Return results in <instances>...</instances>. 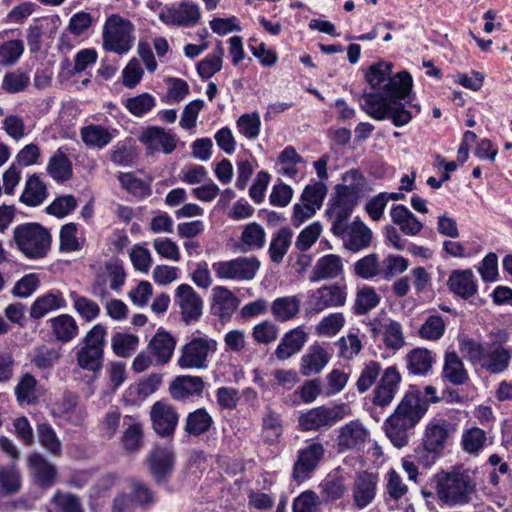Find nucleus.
I'll return each instance as SVG.
<instances>
[{
    "label": "nucleus",
    "instance_id": "35",
    "mask_svg": "<svg viewBox=\"0 0 512 512\" xmlns=\"http://www.w3.org/2000/svg\"><path fill=\"white\" fill-rule=\"evenodd\" d=\"M213 423L212 416L205 408H197L186 416L184 432L189 436L199 437L209 432Z\"/></svg>",
    "mask_w": 512,
    "mask_h": 512
},
{
    "label": "nucleus",
    "instance_id": "1",
    "mask_svg": "<svg viewBox=\"0 0 512 512\" xmlns=\"http://www.w3.org/2000/svg\"><path fill=\"white\" fill-rule=\"evenodd\" d=\"M371 91L362 95L363 110L376 120L390 119L396 127L408 124L412 114L401 100H405L413 86L410 73L401 71L392 75V64L379 62L365 73Z\"/></svg>",
    "mask_w": 512,
    "mask_h": 512
},
{
    "label": "nucleus",
    "instance_id": "21",
    "mask_svg": "<svg viewBox=\"0 0 512 512\" xmlns=\"http://www.w3.org/2000/svg\"><path fill=\"white\" fill-rule=\"evenodd\" d=\"M239 305V299L228 288L216 286L212 290L211 313L221 321L229 320Z\"/></svg>",
    "mask_w": 512,
    "mask_h": 512
},
{
    "label": "nucleus",
    "instance_id": "8",
    "mask_svg": "<svg viewBox=\"0 0 512 512\" xmlns=\"http://www.w3.org/2000/svg\"><path fill=\"white\" fill-rule=\"evenodd\" d=\"M133 24L119 15L113 14L107 18L103 26V47L105 50L125 54L133 46Z\"/></svg>",
    "mask_w": 512,
    "mask_h": 512
},
{
    "label": "nucleus",
    "instance_id": "51",
    "mask_svg": "<svg viewBox=\"0 0 512 512\" xmlns=\"http://www.w3.org/2000/svg\"><path fill=\"white\" fill-rule=\"evenodd\" d=\"M36 430L40 444L52 455L60 456L62 452L61 442L53 427L49 423H40Z\"/></svg>",
    "mask_w": 512,
    "mask_h": 512
},
{
    "label": "nucleus",
    "instance_id": "32",
    "mask_svg": "<svg viewBox=\"0 0 512 512\" xmlns=\"http://www.w3.org/2000/svg\"><path fill=\"white\" fill-rule=\"evenodd\" d=\"M301 301L297 295L278 297L271 303V314L277 322L294 319L300 311Z\"/></svg>",
    "mask_w": 512,
    "mask_h": 512
},
{
    "label": "nucleus",
    "instance_id": "42",
    "mask_svg": "<svg viewBox=\"0 0 512 512\" xmlns=\"http://www.w3.org/2000/svg\"><path fill=\"white\" fill-rule=\"evenodd\" d=\"M242 252L262 249L266 242V232L263 226L256 222L246 225L240 237Z\"/></svg>",
    "mask_w": 512,
    "mask_h": 512
},
{
    "label": "nucleus",
    "instance_id": "16",
    "mask_svg": "<svg viewBox=\"0 0 512 512\" xmlns=\"http://www.w3.org/2000/svg\"><path fill=\"white\" fill-rule=\"evenodd\" d=\"M152 428L161 437H170L174 434L179 421V414L175 407L165 401H156L150 410Z\"/></svg>",
    "mask_w": 512,
    "mask_h": 512
},
{
    "label": "nucleus",
    "instance_id": "18",
    "mask_svg": "<svg viewBox=\"0 0 512 512\" xmlns=\"http://www.w3.org/2000/svg\"><path fill=\"white\" fill-rule=\"evenodd\" d=\"M400 382L401 375L396 367L390 366L385 369L374 390L373 403L379 407L389 406L398 391Z\"/></svg>",
    "mask_w": 512,
    "mask_h": 512
},
{
    "label": "nucleus",
    "instance_id": "47",
    "mask_svg": "<svg viewBox=\"0 0 512 512\" xmlns=\"http://www.w3.org/2000/svg\"><path fill=\"white\" fill-rule=\"evenodd\" d=\"M55 512H84L81 498L71 492L56 490L51 498Z\"/></svg>",
    "mask_w": 512,
    "mask_h": 512
},
{
    "label": "nucleus",
    "instance_id": "11",
    "mask_svg": "<svg viewBox=\"0 0 512 512\" xmlns=\"http://www.w3.org/2000/svg\"><path fill=\"white\" fill-rule=\"evenodd\" d=\"M146 462L155 483H167L174 471L175 452L168 446H155L147 454Z\"/></svg>",
    "mask_w": 512,
    "mask_h": 512
},
{
    "label": "nucleus",
    "instance_id": "26",
    "mask_svg": "<svg viewBox=\"0 0 512 512\" xmlns=\"http://www.w3.org/2000/svg\"><path fill=\"white\" fill-rule=\"evenodd\" d=\"M29 466L34 471L35 483L42 489L51 488L56 482L57 469L42 454L30 455Z\"/></svg>",
    "mask_w": 512,
    "mask_h": 512
},
{
    "label": "nucleus",
    "instance_id": "22",
    "mask_svg": "<svg viewBox=\"0 0 512 512\" xmlns=\"http://www.w3.org/2000/svg\"><path fill=\"white\" fill-rule=\"evenodd\" d=\"M308 340L307 333L301 326L286 332L275 349L274 355L284 361L299 353Z\"/></svg>",
    "mask_w": 512,
    "mask_h": 512
},
{
    "label": "nucleus",
    "instance_id": "59",
    "mask_svg": "<svg viewBox=\"0 0 512 512\" xmlns=\"http://www.w3.org/2000/svg\"><path fill=\"white\" fill-rule=\"evenodd\" d=\"M326 194V185L319 181L312 185H307L301 194L300 200L318 210L321 208Z\"/></svg>",
    "mask_w": 512,
    "mask_h": 512
},
{
    "label": "nucleus",
    "instance_id": "28",
    "mask_svg": "<svg viewBox=\"0 0 512 512\" xmlns=\"http://www.w3.org/2000/svg\"><path fill=\"white\" fill-rule=\"evenodd\" d=\"M330 356L319 344L311 345L302 356L300 372L303 376L319 374L328 364Z\"/></svg>",
    "mask_w": 512,
    "mask_h": 512
},
{
    "label": "nucleus",
    "instance_id": "61",
    "mask_svg": "<svg viewBox=\"0 0 512 512\" xmlns=\"http://www.w3.org/2000/svg\"><path fill=\"white\" fill-rule=\"evenodd\" d=\"M30 83V77L28 74L16 70L7 73L2 81V88L10 93L15 94L24 91Z\"/></svg>",
    "mask_w": 512,
    "mask_h": 512
},
{
    "label": "nucleus",
    "instance_id": "40",
    "mask_svg": "<svg viewBox=\"0 0 512 512\" xmlns=\"http://www.w3.org/2000/svg\"><path fill=\"white\" fill-rule=\"evenodd\" d=\"M293 232L288 227H282L272 236L268 253L273 263L279 264L283 261L291 242Z\"/></svg>",
    "mask_w": 512,
    "mask_h": 512
},
{
    "label": "nucleus",
    "instance_id": "30",
    "mask_svg": "<svg viewBox=\"0 0 512 512\" xmlns=\"http://www.w3.org/2000/svg\"><path fill=\"white\" fill-rule=\"evenodd\" d=\"M342 270L341 258L335 254H328L317 260L309 279L311 282L334 279L342 273Z\"/></svg>",
    "mask_w": 512,
    "mask_h": 512
},
{
    "label": "nucleus",
    "instance_id": "41",
    "mask_svg": "<svg viewBox=\"0 0 512 512\" xmlns=\"http://www.w3.org/2000/svg\"><path fill=\"white\" fill-rule=\"evenodd\" d=\"M47 172L55 181L65 182L72 177V163L68 156L59 149L50 157Z\"/></svg>",
    "mask_w": 512,
    "mask_h": 512
},
{
    "label": "nucleus",
    "instance_id": "15",
    "mask_svg": "<svg viewBox=\"0 0 512 512\" xmlns=\"http://www.w3.org/2000/svg\"><path fill=\"white\" fill-rule=\"evenodd\" d=\"M345 296L337 285L322 286L308 294L305 315L312 316L322 312L329 307H336L344 304Z\"/></svg>",
    "mask_w": 512,
    "mask_h": 512
},
{
    "label": "nucleus",
    "instance_id": "63",
    "mask_svg": "<svg viewBox=\"0 0 512 512\" xmlns=\"http://www.w3.org/2000/svg\"><path fill=\"white\" fill-rule=\"evenodd\" d=\"M460 352L473 364L481 365L487 349L474 339H462L459 343Z\"/></svg>",
    "mask_w": 512,
    "mask_h": 512
},
{
    "label": "nucleus",
    "instance_id": "33",
    "mask_svg": "<svg viewBox=\"0 0 512 512\" xmlns=\"http://www.w3.org/2000/svg\"><path fill=\"white\" fill-rule=\"evenodd\" d=\"M59 24L60 18L58 15H54L51 18H45L43 20L35 19L27 28L26 34L27 45L30 53L36 54L40 51L44 30L50 26L51 28L56 29Z\"/></svg>",
    "mask_w": 512,
    "mask_h": 512
},
{
    "label": "nucleus",
    "instance_id": "10",
    "mask_svg": "<svg viewBox=\"0 0 512 512\" xmlns=\"http://www.w3.org/2000/svg\"><path fill=\"white\" fill-rule=\"evenodd\" d=\"M260 268L256 257H238L228 261L215 262L212 269L219 279L250 281Z\"/></svg>",
    "mask_w": 512,
    "mask_h": 512
},
{
    "label": "nucleus",
    "instance_id": "37",
    "mask_svg": "<svg viewBox=\"0 0 512 512\" xmlns=\"http://www.w3.org/2000/svg\"><path fill=\"white\" fill-rule=\"evenodd\" d=\"M319 496L323 503L333 502L343 497L346 492L344 478L338 473L328 474L319 484Z\"/></svg>",
    "mask_w": 512,
    "mask_h": 512
},
{
    "label": "nucleus",
    "instance_id": "57",
    "mask_svg": "<svg viewBox=\"0 0 512 512\" xmlns=\"http://www.w3.org/2000/svg\"><path fill=\"white\" fill-rule=\"evenodd\" d=\"M322 503L315 491L306 490L294 499L292 510L293 512H319Z\"/></svg>",
    "mask_w": 512,
    "mask_h": 512
},
{
    "label": "nucleus",
    "instance_id": "12",
    "mask_svg": "<svg viewBox=\"0 0 512 512\" xmlns=\"http://www.w3.org/2000/svg\"><path fill=\"white\" fill-rule=\"evenodd\" d=\"M325 449L319 442H312L298 451L297 460L293 465L292 479L298 484L310 479L324 457Z\"/></svg>",
    "mask_w": 512,
    "mask_h": 512
},
{
    "label": "nucleus",
    "instance_id": "4",
    "mask_svg": "<svg viewBox=\"0 0 512 512\" xmlns=\"http://www.w3.org/2000/svg\"><path fill=\"white\" fill-rule=\"evenodd\" d=\"M13 240L16 247L29 259L47 255L52 237L48 229L36 222L19 224L14 228Z\"/></svg>",
    "mask_w": 512,
    "mask_h": 512
},
{
    "label": "nucleus",
    "instance_id": "34",
    "mask_svg": "<svg viewBox=\"0 0 512 512\" xmlns=\"http://www.w3.org/2000/svg\"><path fill=\"white\" fill-rule=\"evenodd\" d=\"M47 196L46 184L37 174H33L26 180L24 191L19 200L26 206L37 207L46 200Z\"/></svg>",
    "mask_w": 512,
    "mask_h": 512
},
{
    "label": "nucleus",
    "instance_id": "64",
    "mask_svg": "<svg viewBox=\"0 0 512 512\" xmlns=\"http://www.w3.org/2000/svg\"><path fill=\"white\" fill-rule=\"evenodd\" d=\"M321 232V224L313 222L299 233L295 242L296 248L301 252L307 251L317 241Z\"/></svg>",
    "mask_w": 512,
    "mask_h": 512
},
{
    "label": "nucleus",
    "instance_id": "14",
    "mask_svg": "<svg viewBox=\"0 0 512 512\" xmlns=\"http://www.w3.org/2000/svg\"><path fill=\"white\" fill-rule=\"evenodd\" d=\"M345 414L346 411L342 406L332 408L319 406L302 414L299 417V426L303 431H312L331 427L336 422L343 419Z\"/></svg>",
    "mask_w": 512,
    "mask_h": 512
},
{
    "label": "nucleus",
    "instance_id": "45",
    "mask_svg": "<svg viewBox=\"0 0 512 512\" xmlns=\"http://www.w3.org/2000/svg\"><path fill=\"white\" fill-rule=\"evenodd\" d=\"M408 370L414 375H425L431 368L433 357L427 349L417 348L407 355Z\"/></svg>",
    "mask_w": 512,
    "mask_h": 512
},
{
    "label": "nucleus",
    "instance_id": "27",
    "mask_svg": "<svg viewBox=\"0 0 512 512\" xmlns=\"http://www.w3.org/2000/svg\"><path fill=\"white\" fill-rule=\"evenodd\" d=\"M447 285L451 292L463 299H469L474 296L478 290L477 281L470 269L452 271Z\"/></svg>",
    "mask_w": 512,
    "mask_h": 512
},
{
    "label": "nucleus",
    "instance_id": "13",
    "mask_svg": "<svg viewBox=\"0 0 512 512\" xmlns=\"http://www.w3.org/2000/svg\"><path fill=\"white\" fill-rule=\"evenodd\" d=\"M201 18L197 3L181 2L178 6H165L159 13V19L166 25L177 27H194Z\"/></svg>",
    "mask_w": 512,
    "mask_h": 512
},
{
    "label": "nucleus",
    "instance_id": "29",
    "mask_svg": "<svg viewBox=\"0 0 512 512\" xmlns=\"http://www.w3.org/2000/svg\"><path fill=\"white\" fill-rule=\"evenodd\" d=\"M125 430L121 436L123 449L129 454L138 453L144 445V427L131 416L124 417Z\"/></svg>",
    "mask_w": 512,
    "mask_h": 512
},
{
    "label": "nucleus",
    "instance_id": "43",
    "mask_svg": "<svg viewBox=\"0 0 512 512\" xmlns=\"http://www.w3.org/2000/svg\"><path fill=\"white\" fill-rule=\"evenodd\" d=\"M80 134L87 146L96 148L105 147L114 137L108 128L96 124L83 127Z\"/></svg>",
    "mask_w": 512,
    "mask_h": 512
},
{
    "label": "nucleus",
    "instance_id": "48",
    "mask_svg": "<svg viewBox=\"0 0 512 512\" xmlns=\"http://www.w3.org/2000/svg\"><path fill=\"white\" fill-rule=\"evenodd\" d=\"M139 345V338L133 334L117 332L112 336L111 348L115 355L122 358L130 357Z\"/></svg>",
    "mask_w": 512,
    "mask_h": 512
},
{
    "label": "nucleus",
    "instance_id": "19",
    "mask_svg": "<svg viewBox=\"0 0 512 512\" xmlns=\"http://www.w3.org/2000/svg\"><path fill=\"white\" fill-rule=\"evenodd\" d=\"M139 140L151 152L161 150L165 154L172 153L177 145L176 135L158 126L146 128L141 133Z\"/></svg>",
    "mask_w": 512,
    "mask_h": 512
},
{
    "label": "nucleus",
    "instance_id": "62",
    "mask_svg": "<svg viewBox=\"0 0 512 512\" xmlns=\"http://www.w3.org/2000/svg\"><path fill=\"white\" fill-rule=\"evenodd\" d=\"M239 132L248 139H255L260 133L261 120L258 113L241 115L237 120Z\"/></svg>",
    "mask_w": 512,
    "mask_h": 512
},
{
    "label": "nucleus",
    "instance_id": "5",
    "mask_svg": "<svg viewBox=\"0 0 512 512\" xmlns=\"http://www.w3.org/2000/svg\"><path fill=\"white\" fill-rule=\"evenodd\" d=\"M107 330L102 324L94 325L82 339V346L76 352L80 368L93 373L99 372L104 364V348Z\"/></svg>",
    "mask_w": 512,
    "mask_h": 512
},
{
    "label": "nucleus",
    "instance_id": "38",
    "mask_svg": "<svg viewBox=\"0 0 512 512\" xmlns=\"http://www.w3.org/2000/svg\"><path fill=\"white\" fill-rule=\"evenodd\" d=\"M52 334L61 343H68L78 334V325L69 314H61L50 319Z\"/></svg>",
    "mask_w": 512,
    "mask_h": 512
},
{
    "label": "nucleus",
    "instance_id": "55",
    "mask_svg": "<svg viewBox=\"0 0 512 512\" xmlns=\"http://www.w3.org/2000/svg\"><path fill=\"white\" fill-rule=\"evenodd\" d=\"M156 105V99L149 93H142L128 98L125 102L126 109L134 116L142 117L151 111Z\"/></svg>",
    "mask_w": 512,
    "mask_h": 512
},
{
    "label": "nucleus",
    "instance_id": "7",
    "mask_svg": "<svg viewBox=\"0 0 512 512\" xmlns=\"http://www.w3.org/2000/svg\"><path fill=\"white\" fill-rule=\"evenodd\" d=\"M450 424L446 420L431 422L425 427L421 446L415 450V457L423 467H430L444 450L449 436Z\"/></svg>",
    "mask_w": 512,
    "mask_h": 512
},
{
    "label": "nucleus",
    "instance_id": "49",
    "mask_svg": "<svg viewBox=\"0 0 512 512\" xmlns=\"http://www.w3.org/2000/svg\"><path fill=\"white\" fill-rule=\"evenodd\" d=\"M223 55L224 49L221 43H219L212 54L207 55L197 64V72L199 76L202 79L207 80L219 72L222 68Z\"/></svg>",
    "mask_w": 512,
    "mask_h": 512
},
{
    "label": "nucleus",
    "instance_id": "52",
    "mask_svg": "<svg viewBox=\"0 0 512 512\" xmlns=\"http://www.w3.org/2000/svg\"><path fill=\"white\" fill-rule=\"evenodd\" d=\"M70 297L73 301L74 309L86 322H92L99 316L100 307L93 300L84 296H79L75 292H72Z\"/></svg>",
    "mask_w": 512,
    "mask_h": 512
},
{
    "label": "nucleus",
    "instance_id": "44",
    "mask_svg": "<svg viewBox=\"0 0 512 512\" xmlns=\"http://www.w3.org/2000/svg\"><path fill=\"white\" fill-rule=\"evenodd\" d=\"M36 386V378L30 373H25L14 388L17 402L20 405H31L37 403L38 397L36 395Z\"/></svg>",
    "mask_w": 512,
    "mask_h": 512
},
{
    "label": "nucleus",
    "instance_id": "39",
    "mask_svg": "<svg viewBox=\"0 0 512 512\" xmlns=\"http://www.w3.org/2000/svg\"><path fill=\"white\" fill-rule=\"evenodd\" d=\"M65 306V300L60 292H49L36 298L30 308L33 319H41L51 311Z\"/></svg>",
    "mask_w": 512,
    "mask_h": 512
},
{
    "label": "nucleus",
    "instance_id": "36",
    "mask_svg": "<svg viewBox=\"0 0 512 512\" xmlns=\"http://www.w3.org/2000/svg\"><path fill=\"white\" fill-rule=\"evenodd\" d=\"M443 378L453 385H463L469 380V374L456 352H447L444 357Z\"/></svg>",
    "mask_w": 512,
    "mask_h": 512
},
{
    "label": "nucleus",
    "instance_id": "9",
    "mask_svg": "<svg viewBox=\"0 0 512 512\" xmlns=\"http://www.w3.org/2000/svg\"><path fill=\"white\" fill-rule=\"evenodd\" d=\"M217 349V342L207 337H194L180 349L177 361L182 369L207 368L208 356Z\"/></svg>",
    "mask_w": 512,
    "mask_h": 512
},
{
    "label": "nucleus",
    "instance_id": "50",
    "mask_svg": "<svg viewBox=\"0 0 512 512\" xmlns=\"http://www.w3.org/2000/svg\"><path fill=\"white\" fill-rule=\"evenodd\" d=\"M279 333L278 325L270 320H263L253 327L251 335L256 344L269 345L278 339Z\"/></svg>",
    "mask_w": 512,
    "mask_h": 512
},
{
    "label": "nucleus",
    "instance_id": "17",
    "mask_svg": "<svg viewBox=\"0 0 512 512\" xmlns=\"http://www.w3.org/2000/svg\"><path fill=\"white\" fill-rule=\"evenodd\" d=\"M175 301L180 306L182 320L186 324L196 322L202 316V299L190 285L181 284L177 287Z\"/></svg>",
    "mask_w": 512,
    "mask_h": 512
},
{
    "label": "nucleus",
    "instance_id": "46",
    "mask_svg": "<svg viewBox=\"0 0 512 512\" xmlns=\"http://www.w3.org/2000/svg\"><path fill=\"white\" fill-rule=\"evenodd\" d=\"M262 429L265 442L275 443L283 431L281 415L267 408L262 418Z\"/></svg>",
    "mask_w": 512,
    "mask_h": 512
},
{
    "label": "nucleus",
    "instance_id": "25",
    "mask_svg": "<svg viewBox=\"0 0 512 512\" xmlns=\"http://www.w3.org/2000/svg\"><path fill=\"white\" fill-rule=\"evenodd\" d=\"M378 477L374 473H360L354 483V505L363 509L375 498Z\"/></svg>",
    "mask_w": 512,
    "mask_h": 512
},
{
    "label": "nucleus",
    "instance_id": "3",
    "mask_svg": "<svg viewBox=\"0 0 512 512\" xmlns=\"http://www.w3.org/2000/svg\"><path fill=\"white\" fill-rule=\"evenodd\" d=\"M432 481L437 498L450 507L469 504L477 492L475 477L469 470H441Z\"/></svg>",
    "mask_w": 512,
    "mask_h": 512
},
{
    "label": "nucleus",
    "instance_id": "56",
    "mask_svg": "<svg viewBox=\"0 0 512 512\" xmlns=\"http://www.w3.org/2000/svg\"><path fill=\"white\" fill-rule=\"evenodd\" d=\"M59 358L60 353L58 350L41 345L35 348L32 363L40 370H50Z\"/></svg>",
    "mask_w": 512,
    "mask_h": 512
},
{
    "label": "nucleus",
    "instance_id": "60",
    "mask_svg": "<svg viewBox=\"0 0 512 512\" xmlns=\"http://www.w3.org/2000/svg\"><path fill=\"white\" fill-rule=\"evenodd\" d=\"M445 331V323L440 315H430L419 329L423 339L437 340L442 337Z\"/></svg>",
    "mask_w": 512,
    "mask_h": 512
},
{
    "label": "nucleus",
    "instance_id": "6",
    "mask_svg": "<svg viewBox=\"0 0 512 512\" xmlns=\"http://www.w3.org/2000/svg\"><path fill=\"white\" fill-rule=\"evenodd\" d=\"M331 201L327 215L333 219L332 231L335 235L349 237L345 239V247L352 250V227L349 221L352 214V187L337 185Z\"/></svg>",
    "mask_w": 512,
    "mask_h": 512
},
{
    "label": "nucleus",
    "instance_id": "53",
    "mask_svg": "<svg viewBox=\"0 0 512 512\" xmlns=\"http://www.w3.org/2000/svg\"><path fill=\"white\" fill-rule=\"evenodd\" d=\"M118 180L125 190L136 197L143 198L151 194L150 185L144 180L135 177L132 173L120 172Z\"/></svg>",
    "mask_w": 512,
    "mask_h": 512
},
{
    "label": "nucleus",
    "instance_id": "23",
    "mask_svg": "<svg viewBox=\"0 0 512 512\" xmlns=\"http://www.w3.org/2000/svg\"><path fill=\"white\" fill-rule=\"evenodd\" d=\"M176 346L175 338L163 328H159L148 344L156 365L166 364L172 357Z\"/></svg>",
    "mask_w": 512,
    "mask_h": 512
},
{
    "label": "nucleus",
    "instance_id": "54",
    "mask_svg": "<svg viewBox=\"0 0 512 512\" xmlns=\"http://www.w3.org/2000/svg\"><path fill=\"white\" fill-rule=\"evenodd\" d=\"M24 52V43L20 39L0 44V65L12 66L18 62Z\"/></svg>",
    "mask_w": 512,
    "mask_h": 512
},
{
    "label": "nucleus",
    "instance_id": "31",
    "mask_svg": "<svg viewBox=\"0 0 512 512\" xmlns=\"http://www.w3.org/2000/svg\"><path fill=\"white\" fill-rule=\"evenodd\" d=\"M390 216L392 222L407 236H416L423 228V224L404 205H394L391 208Z\"/></svg>",
    "mask_w": 512,
    "mask_h": 512
},
{
    "label": "nucleus",
    "instance_id": "24",
    "mask_svg": "<svg viewBox=\"0 0 512 512\" xmlns=\"http://www.w3.org/2000/svg\"><path fill=\"white\" fill-rule=\"evenodd\" d=\"M511 357L512 351L509 348L492 343L487 348L480 366L491 374H499L507 370Z\"/></svg>",
    "mask_w": 512,
    "mask_h": 512
},
{
    "label": "nucleus",
    "instance_id": "20",
    "mask_svg": "<svg viewBox=\"0 0 512 512\" xmlns=\"http://www.w3.org/2000/svg\"><path fill=\"white\" fill-rule=\"evenodd\" d=\"M205 383L200 376L180 375L169 386V393L174 400L186 401L190 397H200Z\"/></svg>",
    "mask_w": 512,
    "mask_h": 512
},
{
    "label": "nucleus",
    "instance_id": "58",
    "mask_svg": "<svg viewBox=\"0 0 512 512\" xmlns=\"http://www.w3.org/2000/svg\"><path fill=\"white\" fill-rule=\"evenodd\" d=\"M345 320L341 313H332L324 317L315 327V333L319 336H335L344 326Z\"/></svg>",
    "mask_w": 512,
    "mask_h": 512
},
{
    "label": "nucleus",
    "instance_id": "2",
    "mask_svg": "<svg viewBox=\"0 0 512 512\" xmlns=\"http://www.w3.org/2000/svg\"><path fill=\"white\" fill-rule=\"evenodd\" d=\"M429 404L418 390H409L402 397L394 412L384 423L385 434L397 447H405L414 428L428 410Z\"/></svg>",
    "mask_w": 512,
    "mask_h": 512
}]
</instances>
